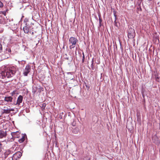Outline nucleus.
<instances>
[{"instance_id":"5701e85b","label":"nucleus","mask_w":160,"mask_h":160,"mask_svg":"<svg viewBox=\"0 0 160 160\" xmlns=\"http://www.w3.org/2000/svg\"><path fill=\"white\" fill-rule=\"evenodd\" d=\"M10 109V108H8V107H4V109Z\"/></svg>"},{"instance_id":"b1692460","label":"nucleus","mask_w":160,"mask_h":160,"mask_svg":"<svg viewBox=\"0 0 160 160\" xmlns=\"http://www.w3.org/2000/svg\"><path fill=\"white\" fill-rule=\"evenodd\" d=\"M7 51H8V52H11V50L10 49H8L7 50Z\"/></svg>"},{"instance_id":"f8f14e48","label":"nucleus","mask_w":160,"mask_h":160,"mask_svg":"<svg viewBox=\"0 0 160 160\" xmlns=\"http://www.w3.org/2000/svg\"><path fill=\"white\" fill-rule=\"evenodd\" d=\"M79 131V129L78 127H75L72 131V132L75 133H78Z\"/></svg>"},{"instance_id":"f3484780","label":"nucleus","mask_w":160,"mask_h":160,"mask_svg":"<svg viewBox=\"0 0 160 160\" xmlns=\"http://www.w3.org/2000/svg\"><path fill=\"white\" fill-rule=\"evenodd\" d=\"M91 62H92V64H91V67L92 68V70H93L94 68H93V63H94V58H92V60Z\"/></svg>"},{"instance_id":"1a4fd4ad","label":"nucleus","mask_w":160,"mask_h":160,"mask_svg":"<svg viewBox=\"0 0 160 160\" xmlns=\"http://www.w3.org/2000/svg\"><path fill=\"white\" fill-rule=\"evenodd\" d=\"M12 98L11 96L6 97L4 98L5 101L7 102H11L12 100Z\"/></svg>"},{"instance_id":"0eeeda50","label":"nucleus","mask_w":160,"mask_h":160,"mask_svg":"<svg viewBox=\"0 0 160 160\" xmlns=\"http://www.w3.org/2000/svg\"><path fill=\"white\" fill-rule=\"evenodd\" d=\"M7 135L6 131L3 130H0V138L5 137Z\"/></svg>"},{"instance_id":"7ed1b4c3","label":"nucleus","mask_w":160,"mask_h":160,"mask_svg":"<svg viewBox=\"0 0 160 160\" xmlns=\"http://www.w3.org/2000/svg\"><path fill=\"white\" fill-rule=\"evenodd\" d=\"M31 26L28 24L26 23L25 26L23 28V30L25 33L28 34L29 32L31 33V31H30Z\"/></svg>"},{"instance_id":"412c9836","label":"nucleus","mask_w":160,"mask_h":160,"mask_svg":"<svg viewBox=\"0 0 160 160\" xmlns=\"http://www.w3.org/2000/svg\"><path fill=\"white\" fill-rule=\"evenodd\" d=\"M82 54H83V56H82V63H83L84 62V59H85V56H84V55L83 52Z\"/></svg>"},{"instance_id":"f03ea898","label":"nucleus","mask_w":160,"mask_h":160,"mask_svg":"<svg viewBox=\"0 0 160 160\" xmlns=\"http://www.w3.org/2000/svg\"><path fill=\"white\" fill-rule=\"evenodd\" d=\"M78 40L76 38L74 37H71L69 40V43L70 45L69 48L70 49L74 48L75 47L77 42Z\"/></svg>"},{"instance_id":"dca6fc26","label":"nucleus","mask_w":160,"mask_h":160,"mask_svg":"<svg viewBox=\"0 0 160 160\" xmlns=\"http://www.w3.org/2000/svg\"><path fill=\"white\" fill-rule=\"evenodd\" d=\"M24 140L25 138L23 136L22 138H21L18 141L19 142L21 143Z\"/></svg>"},{"instance_id":"4be33fe9","label":"nucleus","mask_w":160,"mask_h":160,"mask_svg":"<svg viewBox=\"0 0 160 160\" xmlns=\"http://www.w3.org/2000/svg\"><path fill=\"white\" fill-rule=\"evenodd\" d=\"M3 6V4L0 1V8L2 7Z\"/></svg>"},{"instance_id":"6e6552de","label":"nucleus","mask_w":160,"mask_h":160,"mask_svg":"<svg viewBox=\"0 0 160 160\" xmlns=\"http://www.w3.org/2000/svg\"><path fill=\"white\" fill-rule=\"evenodd\" d=\"M22 96L21 95H19L17 99L16 105H19L20 103H22Z\"/></svg>"},{"instance_id":"a211bd4d","label":"nucleus","mask_w":160,"mask_h":160,"mask_svg":"<svg viewBox=\"0 0 160 160\" xmlns=\"http://www.w3.org/2000/svg\"><path fill=\"white\" fill-rule=\"evenodd\" d=\"M16 134L17 132H12L11 133V135L12 137H13L14 138H16Z\"/></svg>"},{"instance_id":"9b49d317","label":"nucleus","mask_w":160,"mask_h":160,"mask_svg":"<svg viewBox=\"0 0 160 160\" xmlns=\"http://www.w3.org/2000/svg\"><path fill=\"white\" fill-rule=\"evenodd\" d=\"M12 153V151L8 149L6 151V152L4 153L5 157L6 158L8 156L10 153Z\"/></svg>"},{"instance_id":"4468645a","label":"nucleus","mask_w":160,"mask_h":160,"mask_svg":"<svg viewBox=\"0 0 160 160\" xmlns=\"http://www.w3.org/2000/svg\"><path fill=\"white\" fill-rule=\"evenodd\" d=\"M114 16L115 17V20L114 22V25L117 27H118V23H117V22L116 21V15H115V13H114Z\"/></svg>"},{"instance_id":"9d476101","label":"nucleus","mask_w":160,"mask_h":160,"mask_svg":"<svg viewBox=\"0 0 160 160\" xmlns=\"http://www.w3.org/2000/svg\"><path fill=\"white\" fill-rule=\"evenodd\" d=\"M3 111L2 112V113L8 114L10 113L11 111H14L13 109H2Z\"/></svg>"},{"instance_id":"2eb2a0df","label":"nucleus","mask_w":160,"mask_h":160,"mask_svg":"<svg viewBox=\"0 0 160 160\" xmlns=\"http://www.w3.org/2000/svg\"><path fill=\"white\" fill-rule=\"evenodd\" d=\"M46 106V104L45 103H43L41 104V107L42 108V110H43L45 109V107Z\"/></svg>"},{"instance_id":"423d86ee","label":"nucleus","mask_w":160,"mask_h":160,"mask_svg":"<svg viewBox=\"0 0 160 160\" xmlns=\"http://www.w3.org/2000/svg\"><path fill=\"white\" fill-rule=\"evenodd\" d=\"M31 70V66L29 65L26 66L24 70L23 74L24 76H27Z\"/></svg>"},{"instance_id":"393cba45","label":"nucleus","mask_w":160,"mask_h":160,"mask_svg":"<svg viewBox=\"0 0 160 160\" xmlns=\"http://www.w3.org/2000/svg\"><path fill=\"white\" fill-rule=\"evenodd\" d=\"M34 34V32H31V34H32V35H33V34Z\"/></svg>"},{"instance_id":"20e7f679","label":"nucleus","mask_w":160,"mask_h":160,"mask_svg":"<svg viewBox=\"0 0 160 160\" xmlns=\"http://www.w3.org/2000/svg\"><path fill=\"white\" fill-rule=\"evenodd\" d=\"M135 35V31L132 28H129L128 31V37L129 38H133Z\"/></svg>"},{"instance_id":"39448f33","label":"nucleus","mask_w":160,"mask_h":160,"mask_svg":"<svg viewBox=\"0 0 160 160\" xmlns=\"http://www.w3.org/2000/svg\"><path fill=\"white\" fill-rule=\"evenodd\" d=\"M22 155V153L20 152H18L14 154L12 157V160H17L20 158Z\"/></svg>"},{"instance_id":"aec40b11","label":"nucleus","mask_w":160,"mask_h":160,"mask_svg":"<svg viewBox=\"0 0 160 160\" xmlns=\"http://www.w3.org/2000/svg\"><path fill=\"white\" fill-rule=\"evenodd\" d=\"M99 24L100 26H101V23L102 22V20L101 18H99Z\"/></svg>"},{"instance_id":"6ab92c4d","label":"nucleus","mask_w":160,"mask_h":160,"mask_svg":"<svg viewBox=\"0 0 160 160\" xmlns=\"http://www.w3.org/2000/svg\"><path fill=\"white\" fill-rule=\"evenodd\" d=\"M2 48L1 43L0 42V53L2 51Z\"/></svg>"},{"instance_id":"ddd939ff","label":"nucleus","mask_w":160,"mask_h":160,"mask_svg":"<svg viewBox=\"0 0 160 160\" xmlns=\"http://www.w3.org/2000/svg\"><path fill=\"white\" fill-rule=\"evenodd\" d=\"M140 4L141 2H140L139 3H137V5L138 4V6H137V9L138 11H141L142 10L140 6Z\"/></svg>"},{"instance_id":"f257e3e1","label":"nucleus","mask_w":160,"mask_h":160,"mask_svg":"<svg viewBox=\"0 0 160 160\" xmlns=\"http://www.w3.org/2000/svg\"><path fill=\"white\" fill-rule=\"evenodd\" d=\"M17 71L16 67L12 66L7 68L0 73L2 78L4 79L6 78H9L12 77L15 74Z\"/></svg>"}]
</instances>
